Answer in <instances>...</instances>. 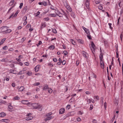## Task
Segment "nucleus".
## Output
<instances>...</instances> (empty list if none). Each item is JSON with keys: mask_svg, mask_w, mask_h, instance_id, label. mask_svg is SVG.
Returning a JSON list of instances; mask_svg holds the SVG:
<instances>
[{"mask_svg": "<svg viewBox=\"0 0 123 123\" xmlns=\"http://www.w3.org/2000/svg\"><path fill=\"white\" fill-rule=\"evenodd\" d=\"M8 47L7 46H5L3 47V49L4 50H6L8 49Z\"/></svg>", "mask_w": 123, "mask_h": 123, "instance_id": "obj_41", "label": "nucleus"}, {"mask_svg": "<svg viewBox=\"0 0 123 123\" xmlns=\"http://www.w3.org/2000/svg\"><path fill=\"white\" fill-rule=\"evenodd\" d=\"M43 5L45 6H47V4L46 2V1H44L43 2Z\"/></svg>", "mask_w": 123, "mask_h": 123, "instance_id": "obj_54", "label": "nucleus"}, {"mask_svg": "<svg viewBox=\"0 0 123 123\" xmlns=\"http://www.w3.org/2000/svg\"><path fill=\"white\" fill-rule=\"evenodd\" d=\"M27 9V6H25V7L24 10H25V12H26Z\"/></svg>", "mask_w": 123, "mask_h": 123, "instance_id": "obj_55", "label": "nucleus"}, {"mask_svg": "<svg viewBox=\"0 0 123 123\" xmlns=\"http://www.w3.org/2000/svg\"><path fill=\"white\" fill-rule=\"evenodd\" d=\"M121 91H123V83L121 86Z\"/></svg>", "mask_w": 123, "mask_h": 123, "instance_id": "obj_64", "label": "nucleus"}, {"mask_svg": "<svg viewBox=\"0 0 123 123\" xmlns=\"http://www.w3.org/2000/svg\"><path fill=\"white\" fill-rule=\"evenodd\" d=\"M98 8L99 9L102 10L103 9V8L100 5L98 6Z\"/></svg>", "mask_w": 123, "mask_h": 123, "instance_id": "obj_59", "label": "nucleus"}, {"mask_svg": "<svg viewBox=\"0 0 123 123\" xmlns=\"http://www.w3.org/2000/svg\"><path fill=\"white\" fill-rule=\"evenodd\" d=\"M107 106V103L106 102H105V103L104 104V107L105 108V110L106 109V108Z\"/></svg>", "mask_w": 123, "mask_h": 123, "instance_id": "obj_45", "label": "nucleus"}, {"mask_svg": "<svg viewBox=\"0 0 123 123\" xmlns=\"http://www.w3.org/2000/svg\"><path fill=\"white\" fill-rule=\"evenodd\" d=\"M100 64L101 63L102 64V63H104L103 62V59H102V58H101V57H100Z\"/></svg>", "mask_w": 123, "mask_h": 123, "instance_id": "obj_44", "label": "nucleus"}, {"mask_svg": "<svg viewBox=\"0 0 123 123\" xmlns=\"http://www.w3.org/2000/svg\"><path fill=\"white\" fill-rule=\"evenodd\" d=\"M114 103L115 105H117L118 103V101L117 100H116L114 101Z\"/></svg>", "mask_w": 123, "mask_h": 123, "instance_id": "obj_51", "label": "nucleus"}, {"mask_svg": "<svg viewBox=\"0 0 123 123\" xmlns=\"http://www.w3.org/2000/svg\"><path fill=\"white\" fill-rule=\"evenodd\" d=\"M85 31L86 33L88 35H89L90 34V32L89 30L87 29L86 31Z\"/></svg>", "mask_w": 123, "mask_h": 123, "instance_id": "obj_32", "label": "nucleus"}, {"mask_svg": "<svg viewBox=\"0 0 123 123\" xmlns=\"http://www.w3.org/2000/svg\"><path fill=\"white\" fill-rule=\"evenodd\" d=\"M23 5V3H21L20 4V6H19V7L20 9H21L22 7V6Z\"/></svg>", "mask_w": 123, "mask_h": 123, "instance_id": "obj_58", "label": "nucleus"}, {"mask_svg": "<svg viewBox=\"0 0 123 123\" xmlns=\"http://www.w3.org/2000/svg\"><path fill=\"white\" fill-rule=\"evenodd\" d=\"M14 2V0H11L9 3V5L10 6H11L13 5Z\"/></svg>", "mask_w": 123, "mask_h": 123, "instance_id": "obj_30", "label": "nucleus"}, {"mask_svg": "<svg viewBox=\"0 0 123 123\" xmlns=\"http://www.w3.org/2000/svg\"><path fill=\"white\" fill-rule=\"evenodd\" d=\"M8 30L6 31V32H7L9 33L11 31V29L8 30Z\"/></svg>", "mask_w": 123, "mask_h": 123, "instance_id": "obj_50", "label": "nucleus"}, {"mask_svg": "<svg viewBox=\"0 0 123 123\" xmlns=\"http://www.w3.org/2000/svg\"><path fill=\"white\" fill-rule=\"evenodd\" d=\"M93 108V105H90V107L89 108V110H92Z\"/></svg>", "mask_w": 123, "mask_h": 123, "instance_id": "obj_36", "label": "nucleus"}, {"mask_svg": "<svg viewBox=\"0 0 123 123\" xmlns=\"http://www.w3.org/2000/svg\"><path fill=\"white\" fill-rule=\"evenodd\" d=\"M100 66L102 69H104V63L100 64Z\"/></svg>", "mask_w": 123, "mask_h": 123, "instance_id": "obj_34", "label": "nucleus"}, {"mask_svg": "<svg viewBox=\"0 0 123 123\" xmlns=\"http://www.w3.org/2000/svg\"><path fill=\"white\" fill-rule=\"evenodd\" d=\"M65 111V110L64 108H61L59 110V113L60 114H63L64 112Z\"/></svg>", "mask_w": 123, "mask_h": 123, "instance_id": "obj_6", "label": "nucleus"}, {"mask_svg": "<svg viewBox=\"0 0 123 123\" xmlns=\"http://www.w3.org/2000/svg\"><path fill=\"white\" fill-rule=\"evenodd\" d=\"M40 84V83L39 82H37V83H34V84H33L34 85V86H38Z\"/></svg>", "mask_w": 123, "mask_h": 123, "instance_id": "obj_43", "label": "nucleus"}, {"mask_svg": "<svg viewBox=\"0 0 123 123\" xmlns=\"http://www.w3.org/2000/svg\"><path fill=\"white\" fill-rule=\"evenodd\" d=\"M8 110L10 111H13V107L11 105H9L8 106Z\"/></svg>", "mask_w": 123, "mask_h": 123, "instance_id": "obj_2", "label": "nucleus"}, {"mask_svg": "<svg viewBox=\"0 0 123 123\" xmlns=\"http://www.w3.org/2000/svg\"><path fill=\"white\" fill-rule=\"evenodd\" d=\"M52 116L47 117L44 119V120L46 122L48 120H49L52 119Z\"/></svg>", "mask_w": 123, "mask_h": 123, "instance_id": "obj_11", "label": "nucleus"}, {"mask_svg": "<svg viewBox=\"0 0 123 123\" xmlns=\"http://www.w3.org/2000/svg\"><path fill=\"white\" fill-rule=\"evenodd\" d=\"M52 114V112H50L46 114V116L47 117H49Z\"/></svg>", "mask_w": 123, "mask_h": 123, "instance_id": "obj_42", "label": "nucleus"}, {"mask_svg": "<svg viewBox=\"0 0 123 123\" xmlns=\"http://www.w3.org/2000/svg\"><path fill=\"white\" fill-rule=\"evenodd\" d=\"M25 89V88L23 86H22L20 87L18 89L19 91H22Z\"/></svg>", "mask_w": 123, "mask_h": 123, "instance_id": "obj_15", "label": "nucleus"}, {"mask_svg": "<svg viewBox=\"0 0 123 123\" xmlns=\"http://www.w3.org/2000/svg\"><path fill=\"white\" fill-rule=\"evenodd\" d=\"M6 115V113H5L2 112L0 113V117H3L5 116Z\"/></svg>", "mask_w": 123, "mask_h": 123, "instance_id": "obj_17", "label": "nucleus"}, {"mask_svg": "<svg viewBox=\"0 0 123 123\" xmlns=\"http://www.w3.org/2000/svg\"><path fill=\"white\" fill-rule=\"evenodd\" d=\"M92 122L93 123H96L97 122V120L95 119H93Z\"/></svg>", "mask_w": 123, "mask_h": 123, "instance_id": "obj_53", "label": "nucleus"}, {"mask_svg": "<svg viewBox=\"0 0 123 123\" xmlns=\"http://www.w3.org/2000/svg\"><path fill=\"white\" fill-rule=\"evenodd\" d=\"M91 45L92 46V48L93 49V50L94 51L95 50L94 47H95V45L92 41L91 42Z\"/></svg>", "mask_w": 123, "mask_h": 123, "instance_id": "obj_14", "label": "nucleus"}, {"mask_svg": "<svg viewBox=\"0 0 123 123\" xmlns=\"http://www.w3.org/2000/svg\"><path fill=\"white\" fill-rule=\"evenodd\" d=\"M9 71H11V72H10V73H12L13 74H17V73H13V72H14V70H13V69H10V70H9Z\"/></svg>", "mask_w": 123, "mask_h": 123, "instance_id": "obj_31", "label": "nucleus"}, {"mask_svg": "<svg viewBox=\"0 0 123 123\" xmlns=\"http://www.w3.org/2000/svg\"><path fill=\"white\" fill-rule=\"evenodd\" d=\"M62 11L64 15H65L66 18L68 19V18L67 14L63 10H62Z\"/></svg>", "mask_w": 123, "mask_h": 123, "instance_id": "obj_25", "label": "nucleus"}, {"mask_svg": "<svg viewBox=\"0 0 123 123\" xmlns=\"http://www.w3.org/2000/svg\"><path fill=\"white\" fill-rule=\"evenodd\" d=\"M42 43V42L41 41H39L38 43L37 44V46L38 47L39 45L41 44Z\"/></svg>", "mask_w": 123, "mask_h": 123, "instance_id": "obj_40", "label": "nucleus"}, {"mask_svg": "<svg viewBox=\"0 0 123 123\" xmlns=\"http://www.w3.org/2000/svg\"><path fill=\"white\" fill-rule=\"evenodd\" d=\"M49 15L51 17H56L57 16L56 14L55 13L50 14H49Z\"/></svg>", "mask_w": 123, "mask_h": 123, "instance_id": "obj_29", "label": "nucleus"}, {"mask_svg": "<svg viewBox=\"0 0 123 123\" xmlns=\"http://www.w3.org/2000/svg\"><path fill=\"white\" fill-rule=\"evenodd\" d=\"M41 107V106L40 105H39L37 104V107H36V109H38L40 108Z\"/></svg>", "mask_w": 123, "mask_h": 123, "instance_id": "obj_35", "label": "nucleus"}, {"mask_svg": "<svg viewBox=\"0 0 123 123\" xmlns=\"http://www.w3.org/2000/svg\"><path fill=\"white\" fill-rule=\"evenodd\" d=\"M46 25L43 23H42L41 27V28L42 29L43 28L45 27L46 26Z\"/></svg>", "mask_w": 123, "mask_h": 123, "instance_id": "obj_26", "label": "nucleus"}, {"mask_svg": "<svg viewBox=\"0 0 123 123\" xmlns=\"http://www.w3.org/2000/svg\"><path fill=\"white\" fill-rule=\"evenodd\" d=\"M48 92L50 93H51L53 92V90L51 88L49 87V88L48 89Z\"/></svg>", "mask_w": 123, "mask_h": 123, "instance_id": "obj_23", "label": "nucleus"}, {"mask_svg": "<svg viewBox=\"0 0 123 123\" xmlns=\"http://www.w3.org/2000/svg\"><path fill=\"white\" fill-rule=\"evenodd\" d=\"M19 11H17L15 13V14H14V16L15 17H16L17 15L18 14V13L19 12Z\"/></svg>", "mask_w": 123, "mask_h": 123, "instance_id": "obj_48", "label": "nucleus"}, {"mask_svg": "<svg viewBox=\"0 0 123 123\" xmlns=\"http://www.w3.org/2000/svg\"><path fill=\"white\" fill-rule=\"evenodd\" d=\"M71 16L74 18H75V13L74 12H72L71 14Z\"/></svg>", "mask_w": 123, "mask_h": 123, "instance_id": "obj_28", "label": "nucleus"}, {"mask_svg": "<svg viewBox=\"0 0 123 123\" xmlns=\"http://www.w3.org/2000/svg\"><path fill=\"white\" fill-rule=\"evenodd\" d=\"M66 61L65 60H64L62 61V62L61 63H62L63 65H64L66 64Z\"/></svg>", "mask_w": 123, "mask_h": 123, "instance_id": "obj_47", "label": "nucleus"}, {"mask_svg": "<svg viewBox=\"0 0 123 123\" xmlns=\"http://www.w3.org/2000/svg\"><path fill=\"white\" fill-rule=\"evenodd\" d=\"M55 46L53 45H51L48 47V49H51L53 50L55 48Z\"/></svg>", "mask_w": 123, "mask_h": 123, "instance_id": "obj_16", "label": "nucleus"}, {"mask_svg": "<svg viewBox=\"0 0 123 123\" xmlns=\"http://www.w3.org/2000/svg\"><path fill=\"white\" fill-rule=\"evenodd\" d=\"M89 0H86V6L87 8H89Z\"/></svg>", "mask_w": 123, "mask_h": 123, "instance_id": "obj_7", "label": "nucleus"}, {"mask_svg": "<svg viewBox=\"0 0 123 123\" xmlns=\"http://www.w3.org/2000/svg\"><path fill=\"white\" fill-rule=\"evenodd\" d=\"M77 120L78 121L80 122L81 121V119L80 117L77 118Z\"/></svg>", "mask_w": 123, "mask_h": 123, "instance_id": "obj_62", "label": "nucleus"}, {"mask_svg": "<svg viewBox=\"0 0 123 123\" xmlns=\"http://www.w3.org/2000/svg\"><path fill=\"white\" fill-rule=\"evenodd\" d=\"M121 1L120 0L119 2H118V5L120 8L122 6V5H121Z\"/></svg>", "mask_w": 123, "mask_h": 123, "instance_id": "obj_39", "label": "nucleus"}, {"mask_svg": "<svg viewBox=\"0 0 123 123\" xmlns=\"http://www.w3.org/2000/svg\"><path fill=\"white\" fill-rule=\"evenodd\" d=\"M49 18H44V19L46 21H48L49 20Z\"/></svg>", "mask_w": 123, "mask_h": 123, "instance_id": "obj_60", "label": "nucleus"}, {"mask_svg": "<svg viewBox=\"0 0 123 123\" xmlns=\"http://www.w3.org/2000/svg\"><path fill=\"white\" fill-rule=\"evenodd\" d=\"M102 42L104 43V44L105 46H107L108 45V42L107 41L105 40H103L102 41Z\"/></svg>", "mask_w": 123, "mask_h": 123, "instance_id": "obj_9", "label": "nucleus"}, {"mask_svg": "<svg viewBox=\"0 0 123 123\" xmlns=\"http://www.w3.org/2000/svg\"><path fill=\"white\" fill-rule=\"evenodd\" d=\"M64 53L65 55H66L68 54V52L67 51L65 50L64 51Z\"/></svg>", "mask_w": 123, "mask_h": 123, "instance_id": "obj_57", "label": "nucleus"}, {"mask_svg": "<svg viewBox=\"0 0 123 123\" xmlns=\"http://www.w3.org/2000/svg\"><path fill=\"white\" fill-rule=\"evenodd\" d=\"M57 13V14H56L57 16H58L60 17H63V15L59 11Z\"/></svg>", "mask_w": 123, "mask_h": 123, "instance_id": "obj_12", "label": "nucleus"}, {"mask_svg": "<svg viewBox=\"0 0 123 123\" xmlns=\"http://www.w3.org/2000/svg\"><path fill=\"white\" fill-rule=\"evenodd\" d=\"M7 30V27L6 26H4L0 28V32H6Z\"/></svg>", "mask_w": 123, "mask_h": 123, "instance_id": "obj_1", "label": "nucleus"}, {"mask_svg": "<svg viewBox=\"0 0 123 123\" xmlns=\"http://www.w3.org/2000/svg\"><path fill=\"white\" fill-rule=\"evenodd\" d=\"M24 70H22L20 71L19 73H18L17 74L18 75L19 74H24Z\"/></svg>", "mask_w": 123, "mask_h": 123, "instance_id": "obj_19", "label": "nucleus"}, {"mask_svg": "<svg viewBox=\"0 0 123 123\" xmlns=\"http://www.w3.org/2000/svg\"><path fill=\"white\" fill-rule=\"evenodd\" d=\"M33 117L32 116H29L26 118V120L29 121L32 119Z\"/></svg>", "mask_w": 123, "mask_h": 123, "instance_id": "obj_20", "label": "nucleus"}, {"mask_svg": "<svg viewBox=\"0 0 123 123\" xmlns=\"http://www.w3.org/2000/svg\"><path fill=\"white\" fill-rule=\"evenodd\" d=\"M49 87L48 85L47 84H45L43 86V91H46L49 88Z\"/></svg>", "mask_w": 123, "mask_h": 123, "instance_id": "obj_4", "label": "nucleus"}, {"mask_svg": "<svg viewBox=\"0 0 123 123\" xmlns=\"http://www.w3.org/2000/svg\"><path fill=\"white\" fill-rule=\"evenodd\" d=\"M70 41L71 42L72 44L74 45H75L76 43L75 41L73 39H70Z\"/></svg>", "mask_w": 123, "mask_h": 123, "instance_id": "obj_13", "label": "nucleus"}, {"mask_svg": "<svg viewBox=\"0 0 123 123\" xmlns=\"http://www.w3.org/2000/svg\"><path fill=\"white\" fill-rule=\"evenodd\" d=\"M77 42L83 44V41L80 39H78L77 40Z\"/></svg>", "mask_w": 123, "mask_h": 123, "instance_id": "obj_22", "label": "nucleus"}, {"mask_svg": "<svg viewBox=\"0 0 123 123\" xmlns=\"http://www.w3.org/2000/svg\"><path fill=\"white\" fill-rule=\"evenodd\" d=\"M72 112H70L68 113L66 115V117H69L72 116V115H70V113H72Z\"/></svg>", "mask_w": 123, "mask_h": 123, "instance_id": "obj_33", "label": "nucleus"}, {"mask_svg": "<svg viewBox=\"0 0 123 123\" xmlns=\"http://www.w3.org/2000/svg\"><path fill=\"white\" fill-rule=\"evenodd\" d=\"M20 98L18 96H16L14 97L13 98L14 100H19Z\"/></svg>", "mask_w": 123, "mask_h": 123, "instance_id": "obj_27", "label": "nucleus"}, {"mask_svg": "<svg viewBox=\"0 0 123 123\" xmlns=\"http://www.w3.org/2000/svg\"><path fill=\"white\" fill-rule=\"evenodd\" d=\"M40 12L38 11L36 13V15H35V16L36 17H37V16L38 15H39V14H40Z\"/></svg>", "mask_w": 123, "mask_h": 123, "instance_id": "obj_63", "label": "nucleus"}, {"mask_svg": "<svg viewBox=\"0 0 123 123\" xmlns=\"http://www.w3.org/2000/svg\"><path fill=\"white\" fill-rule=\"evenodd\" d=\"M32 74V73L31 71H28L26 73V75L28 76H31Z\"/></svg>", "mask_w": 123, "mask_h": 123, "instance_id": "obj_24", "label": "nucleus"}, {"mask_svg": "<svg viewBox=\"0 0 123 123\" xmlns=\"http://www.w3.org/2000/svg\"><path fill=\"white\" fill-rule=\"evenodd\" d=\"M40 66L39 65H38L35 67V69L36 72H37L39 71Z\"/></svg>", "mask_w": 123, "mask_h": 123, "instance_id": "obj_8", "label": "nucleus"}, {"mask_svg": "<svg viewBox=\"0 0 123 123\" xmlns=\"http://www.w3.org/2000/svg\"><path fill=\"white\" fill-rule=\"evenodd\" d=\"M6 39H2L0 43V45L4 43V41L6 40Z\"/></svg>", "mask_w": 123, "mask_h": 123, "instance_id": "obj_37", "label": "nucleus"}, {"mask_svg": "<svg viewBox=\"0 0 123 123\" xmlns=\"http://www.w3.org/2000/svg\"><path fill=\"white\" fill-rule=\"evenodd\" d=\"M108 24L110 26V28L111 29H112V27H111V26L112 25V24L111 23H109Z\"/></svg>", "mask_w": 123, "mask_h": 123, "instance_id": "obj_61", "label": "nucleus"}, {"mask_svg": "<svg viewBox=\"0 0 123 123\" xmlns=\"http://www.w3.org/2000/svg\"><path fill=\"white\" fill-rule=\"evenodd\" d=\"M66 8L69 12H72V8L71 7L69 6H67V7H66Z\"/></svg>", "mask_w": 123, "mask_h": 123, "instance_id": "obj_21", "label": "nucleus"}, {"mask_svg": "<svg viewBox=\"0 0 123 123\" xmlns=\"http://www.w3.org/2000/svg\"><path fill=\"white\" fill-rule=\"evenodd\" d=\"M53 61L55 62H57V59L56 58H53Z\"/></svg>", "mask_w": 123, "mask_h": 123, "instance_id": "obj_56", "label": "nucleus"}, {"mask_svg": "<svg viewBox=\"0 0 123 123\" xmlns=\"http://www.w3.org/2000/svg\"><path fill=\"white\" fill-rule=\"evenodd\" d=\"M32 106L34 108H36V107H37V104L36 103H33L30 104V105Z\"/></svg>", "mask_w": 123, "mask_h": 123, "instance_id": "obj_10", "label": "nucleus"}, {"mask_svg": "<svg viewBox=\"0 0 123 123\" xmlns=\"http://www.w3.org/2000/svg\"><path fill=\"white\" fill-rule=\"evenodd\" d=\"M52 31L53 32L55 33H56L57 32L56 30L55 29H52Z\"/></svg>", "mask_w": 123, "mask_h": 123, "instance_id": "obj_38", "label": "nucleus"}, {"mask_svg": "<svg viewBox=\"0 0 123 123\" xmlns=\"http://www.w3.org/2000/svg\"><path fill=\"white\" fill-rule=\"evenodd\" d=\"M94 97L97 100H99V98L98 96H95Z\"/></svg>", "mask_w": 123, "mask_h": 123, "instance_id": "obj_52", "label": "nucleus"}, {"mask_svg": "<svg viewBox=\"0 0 123 123\" xmlns=\"http://www.w3.org/2000/svg\"><path fill=\"white\" fill-rule=\"evenodd\" d=\"M82 54H83V56L85 57L86 58H88V57L87 56L88 55V54L86 52L84 51H83L82 52Z\"/></svg>", "mask_w": 123, "mask_h": 123, "instance_id": "obj_5", "label": "nucleus"}, {"mask_svg": "<svg viewBox=\"0 0 123 123\" xmlns=\"http://www.w3.org/2000/svg\"><path fill=\"white\" fill-rule=\"evenodd\" d=\"M64 5L65 6L66 8L67 6H68L69 5H68V4L66 2H65L64 3Z\"/></svg>", "mask_w": 123, "mask_h": 123, "instance_id": "obj_49", "label": "nucleus"}, {"mask_svg": "<svg viewBox=\"0 0 123 123\" xmlns=\"http://www.w3.org/2000/svg\"><path fill=\"white\" fill-rule=\"evenodd\" d=\"M1 121L2 122H5L6 123H7L9 121V120L8 119H2L1 120Z\"/></svg>", "mask_w": 123, "mask_h": 123, "instance_id": "obj_18", "label": "nucleus"}, {"mask_svg": "<svg viewBox=\"0 0 123 123\" xmlns=\"http://www.w3.org/2000/svg\"><path fill=\"white\" fill-rule=\"evenodd\" d=\"M21 102L22 104L25 105H30V104H31V103L29 102L27 100H22Z\"/></svg>", "mask_w": 123, "mask_h": 123, "instance_id": "obj_3", "label": "nucleus"}, {"mask_svg": "<svg viewBox=\"0 0 123 123\" xmlns=\"http://www.w3.org/2000/svg\"><path fill=\"white\" fill-rule=\"evenodd\" d=\"M27 16H25L23 18V19L24 21H25L27 20Z\"/></svg>", "mask_w": 123, "mask_h": 123, "instance_id": "obj_46", "label": "nucleus"}]
</instances>
